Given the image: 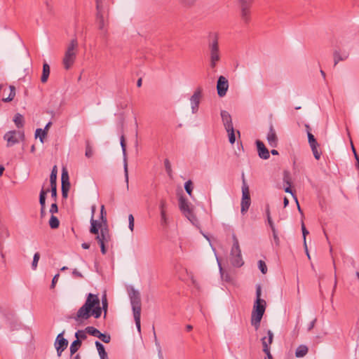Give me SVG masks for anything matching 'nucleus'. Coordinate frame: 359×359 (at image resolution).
<instances>
[{"mask_svg":"<svg viewBox=\"0 0 359 359\" xmlns=\"http://www.w3.org/2000/svg\"><path fill=\"white\" fill-rule=\"evenodd\" d=\"M102 305L100 306V300L98 295L89 293L87 296L84 304L78 310L76 316L74 317L76 322L82 323L89 319L91 316L95 318H99L102 315V310L106 317L108 302L106 294L102 297Z\"/></svg>","mask_w":359,"mask_h":359,"instance_id":"1","label":"nucleus"},{"mask_svg":"<svg viewBox=\"0 0 359 359\" xmlns=\"http://www.w3.org/2000/svg\"><path fill=\"white\" fill-rule=\"evenodd\" d=\"M261 296L262 286L260 284H257L256 285V299L254 302L251 314V324L254 326L255 330L259 329L260 322L266 308V302L262 299Z\"/></svg>","mask_w":359,"mask_h":359,"instance_id":"2","label":"nucleus"},{"mask_svg":"<svg viewBox=\"0 0 359 359\" xmlns=\"http://www.w3.org/2000/svg\"><path fill=\"white\" fill-rule=\"evenodd\" d=\"M208 50L210 56V66L212 69L216 67L221 59V53L219 47V38L217 34L212 33L208 37Z\"/></svg>","mask_w":359,"mask_h":359,"instance_id":"3","label":"nucleus"},{"mask_svg":"<svg viewBox=\"0 0 359 359\" xmlns=\"http://www.w3.org/2000/svg\"><path fill=\"white\" fill-rule=\"evenodd\" d=\"M78 41L76 38L72 39L68 44L62 60L65 69H69L74 63L78 52Z\"/></svg>","mask_w":359,"mask_h":359,"instance_id":"4","label":"nucleus"},{"mask_svg":"<svg viewBox=\"0 0 359 359\" xmlns=\"http://www.w3.org/2000/svg\"><path fill=\"white\" fill-rule=\"evenodd\" d=\"M239 4V16L241 22L248 25L252 20V7L255 0H238Z\"/></svg>","mask_w":359,"mask_h":359,"instance_id":"5","label":"nucleus"},{"mask_svg":"<svg viewBox=\"0 0 359 359\" xmlns=\"http://www.w3.org/2000/svg\"><path fill=\"white\" fill-rule=\"evenodd\" d=\"M233 244L231 250L230 261L233 266L241 267L243 265L244 262L242 259L241 251L236 235H233Z\"/></svg>","mask_w":359,"mask_h":359,"instance_id":"6","label":"nucleus"},{"mask_svg":"<svg viewBox=\"0 0 359 359\" xmlns=\"http://www.w3.org/2000/svg\"><path fill=\"white\" fill-rule=\"evenodd\" d=\"M128 295L130 297L133 314L141 313L142 304L139 291L131 287L128 290Z\"/></svg>","mask_w":359,"mask_h":359,"instance_id":"7","label":"nucleus"},{"mask_svg":"<svg viewBox=\"0 0 359 359\" xmlns=\"http://www.w3.org/2000/svg\"><path fill=\"white\" fill-rule=\"evenodd\" d=\"M251 204V199L250 195L249 187L245 182L244 175H243V186H242V199H241V212L243 215H245Z\"/></svg>","mask_w":359,"mask_h":359,"instance_id":"8","label":"nucleus"},{"mask_svg":"<svg viewBox=\"0 0 359 359\" xmlns=\"http://www.w3.org/2000/svg\"><path fill=\"white\" fill-rule=\"evenodd\" d=\"M95 239L100 245L101 252L103 255H105L107 251L106 245H108L111 241V236L109 233L108 226L102 228L100 235H97L95 237Z\"/></svg>","mask_w":359,"mask_h":359,"instance_id":"9","label":"nucleus"},{"mask_svg":"<svg viewBox=\"0 0 359 359\" xmlns=\"http://www.w3.org/2000/svg\"><path fill=\"white\" fill-rule=\"evenodd\" d=\"M202 92L203 90L201 87L197 88L190 98L191 111L193 114H196L198 110L202 97Z\"/></svg>","mask_w":359,"mask_h":359,"instance_id":"10","label":"nucleus"},{"mask_svg":"<svg viewBox=\"0 0 359 359\" xmlns=\"http://www.w3.org/2000/svg\"><path fill=\"white\" fill-rule=\"evenodd\" d=\"M65 331L60 333L55 339V347L57 351V354L60 357L62 353L67 348L68 346V341L64 338Z\"/></svg>","mask_w":359,"mask_h":359,"instance_id":"11","label":"nucleus"},{"mask_svg":"<svg viewBox=\"0 0 359 359\" xmlns=\"http://www.w3.org/2000/svg\"><path fill=\"white\" fill-rule=\"evenodd\" d=\"M306 128L307 129V135L309 145L311 148L312 152L316 159L319 160L320 158L321 153L318 151V143L317 142L314 136L310 133V127L309 125H306Z\"/></svg>","mask_w":359,"mask_h":359,"instance_id":"12","label":"nucleus"},{"mask_svg":"<svg viewBox=\"0 0 359 359\" xmlns=\"http://www.w3.org/2000/svg\"><path fill=\"white\" fill-rule=\"evenodd\" d=\"M108 13L96 12L95 18L96 22L98 25V28L100 30L104 31V35L107 34V18Z\"/></svg>","mask_w":359,"mask_h":359,"instance_id":"13","label":"nucleus"},{"mask_svg":"<svg viewBox=\"0 0 359 359\" xmlns=\"http://www.w3.org/2000/svg\"><path fill=\"white\" fill-rule=\"evenodd\" d=\"M229 88V81L226 77L224 76H220L218 78L217 83V94L219 97H224L228 90Z\"/></svg>","mask_w":359,"mask_h":359,"instance_id":"14","label":"nucleus"},{"mask_svg":"<svg viewBox=\"0 0 359 359\" xmlns=\"http://www.w3.org/2000/svg\"><path fill=\"white\" fill-rule=\"evenodd\" d=\"M62 194L64 198L67 196L68 191L70 188V182L69 180V175L65 168H63L62 172Z\"/></svg>","mask_w":359,"mask_h":359,"instance_id":"15","label":"nucleus"},{"mask_svg":"<svg viewBox=\"0 0 359 359\" xmlns=\"http://www.w3.org/2000/svg\"><path fill=\"white\" fill-rule=\"evenodd\" d=\"M22 135L15 131V130H11L6 133L4 135V140L7 142V147H12L15 144L18 143L19 142L18 137L21 136Z\"/></svg>","mask_w":359,"mask_h":359,"instance_id":"16","label":"nucleus"},{"mask_svg":"<svg viewBox=\"0 0 359 359\" xmlns=\"http://www.w3.org/2000/svg\"><path fill=\"white\" fill-rule=\"evenodd\" d=\"M121 146L123 151V154L124 157V175H125V180L127 185V188H128V162H127V158H126V144L125 142V137L124 135H121Z\"/></svg>","mask_w":359,"mask_h":359,"instance_id":"17","label":"nucleus"},{"mask_svg":"<svg viewBox=\"0 0 359 359\" xmlns=\"http://www.w3.org/2000/svg\"><path fill=\"white\" fill-rule=\"evenodd\" d=\"M268 143L271 147H276L278 145V137L272 124L269 127V130L266 137Z\"/></svg>","mask_w":359,"mask_h":359,"instance_id":"18","label":"nucleus"},{"mask_svg":"<svg viewBox=\"0 0 359 359\" xmlns=\"http://www.w3.org/2000/svg\"><path fill=\"white\" fill-rule=\"evenodd\" d=\"M179 207L180 210L185 216L192 215V209L189 207V203L187 199L180 197L179 199Z\"/></svg>","mask_w":359,"mask_h":359,"instance_id":"19","label":"nucleus"},{"mask_svg":"<svg viewBox=\"0 0 359 359\" xmlns=\"http://www.w3.org/2000/svg\"><path fill=\"white\" fill-rule=\"evenodd\" d=\"M221 117L226 130H231L233 126L230 114L226 111L222 110Z\"/></svg>","mask_w":359,"mask_h":359,"instance_id":"20","label":"nucleus"},{"mask_svg":"<svg viewBox=\"0 0 359 359\" xmlns=\"http://www.w3.org/2000/svg\"><path fill=\"white\" fill-rule=\"evenodd\" d=\"M104 227H105V224H103V225H102V222H100L97 220H95L93 219V216H92L91 219H90V233L95 234L97 236V235H100V233L101 232V229L104 228Z\"/></svg>","mask_w":359,"mask_h":359,"instance_id":"21","label":"nucleus"},{"mask_svg":"<svg viewBox=\"0 0 359 359\" xmlns=\"http://www.w3.org/2000/svg\"><path fill=\"white\" fill-rule=\"evenodd\" d=\"M256 144L259 156L262 159H268L270 157V154L264 144L260 140H257Z\"/></svg>","mask_w":359,"mask_h":359,"instance_id":"22","label":"nucleus"},{"mask_svg":"<svg viewBox=\"0 0 359 359\" xmlns=\"http://www.w3.org/2000/svg\"><path fill=\"white\" fill-rule=\"evenodd\" d=\"M96 12L108 13L109 10V0H95Z\"/></svg>","mask_w":359,"mask_h":359,"instance_id":"23","label":"nucleus"},{"mask_svg":"<svg viewBox=\"0 0 359 359\" xmlns=\"http://www.w3.org/2000/svg\"><path fill=\"white\" fill-rule=\"evenodd\" d=\"M334 65L336 66L339 62L346 60L348 57V53H341L339 51L335 50L333 54Z\"/></svg>","mask_w":359,"mask_h":359,"instance_id":"24","label":"nucleus"},{"mask_svg":"<svg viewBox=\"0 0 359 359\" xmlns=\"http://www.w3.org/2000/svg\"><path fill=\"white\" fill-rule=\"evenodd\" d=\"M95 346L97 349L100 359H108V355L105 351L104 346L98 341H95Z\"/></svg>","mask_w":359,"mask_h":359,"instance_id":"25","label":"nucleus"},{"mask_svg":"<svg viewBox=\"0 0 359 359\" xmlns=\"http://www.w3.org/2000/svg\"><path fill=\"white\" fill-rule=\"evenodd\" d=\"M49 75H50V66L47 63H44L43 65L42 76L41 77V82L46 83L48 81Z\"/></svg>","mask_w":359,"mask_h":359,"instance_id":"26","label":"nucleus"},{"mask_svg":"<svg viewBox=\"0 0 359 359\" xmlns=\"http://www.w3.org/2000/svg\"><path fill=\"white\" fill-rule=\"evenodd\" d=\"M308 347L305 345H300L297 347L295 351V356L297 358H302L306 355L308 353Z\"/></svg>","mask_w":359,"mask_h":359,"instance_id":"27","label":"nucleus"},{"mask_svg":"<svg viewBox=\"0 0 359 359\" xmlns=\"http://www.w3.org/2000/svg\"><path fill=\"white\" fill-rule=\"evenodd\" d=\"M81 340L76 339L74 340L69 348L70 354L71 355H73L81 347Z\"/></svg>","mask_w":359,"mask_h":359,"instance_id":"28","label":"nucleus"},{"mask_svg":"<svg viewBox=\"0 0 359 359\" xmlns=\"http://www.w3.org/2000/svg\"><path fill=\"white\" fill-rule=\"evenodd\" d=\"M52 125V122L49 121L45 126L44 129H41V128H37L36 130V132H35V136L36 137H38V135H39L40 133H42V137H46L47 134H48V130L50 128V127Z\"/></svg>","mask_w":359,"mask_h":359,"instance_id":"29","label":"nucleus"},{"mask_svg":"<svg viewBox=\"0 0 359 359\" xmlns=\"http://www.w3.org/2000/svg\"><path fill=\"white\" fill-rule=\"evenodd\" d=\"M9 89H10V93H9V95L7 97H3L2 98V101L4 102H9L11 101H12L15 96V86H9Z\"/></svg>","mask_w":359,"mask_h":359,"instance_id":"30","label":"nucleus"},{"mask_svg":"<svg viewBox=\"0 0 359 359\" xmlns=\"http://www.w3.org/2000/svg\"><path fill=\"white\" fill-rule=\"evenodd\" d=\"M13 121H14L15 126H17V128H22L24 126V118L20 114H15Z\"/></svg>","mask_w":359,"mask_h":359,"instance_id":"31","label":"nucleus"},{"mask_svg":"<svg viewBox=\"0 0 359 359\" xmlns=\"http://www.w3.org/2000/svg\"><path fill=\"white\" fill-rule=\"evenodd\" d=\"M56 180H57V168L55 165L52 170V172H51L50 176V186H57Z\"/></svg>","mask_w":359,"mask_h":359,"instance_id":"32","label":"nucleus"},{"mask_svg":"<svg viewBox=\"0 0 359 359\" xmlns=\"http://www.w3.org/2000/svg\"><path fill=\"white\" fill-rule=\"evenodd\" d=\"M49 225L51 229H57L60 225V221L57 217L51 215L49 219Z\"/></svg>","mask_w":359,"mask_h":359,"instance_id":"33","label":"nucleus"},{"mask_svg":"<svg viewBox=\"0 0 359 359\" xmlns=\"http://www.w3.org/2000/svg\"><path fill=\"white\" fill-rule=\"evenodd\" d=\"M94 151L92 146L90 144L89 141H86V152L85 156L87 158H91L93 156Z\"/></svg>","mask_w":359,"mask_h":359,"instance_id":"34","label":"nucleus"},{"mask_svg":"<svg viewBox=\"0 0 359 359\" xmlns=\"http://www.w3.org/2000/svg\"><path fill=\"white\" fill-rule=\"evenodd\" d=\"M86 332L89 334L90 335H92L93 337H97L99 336V333L100 332L97 328L88 326L86 328Z\"/></svg>","mask_w":359,"mask_h":359,"instance_id":"35","label":"nucleus"},{"mask_svg":"<svg viewBox=\"0 0 359 359\" xmlns=\"http://www.w3.org/2000/svg\"><path fill=\"white\" fill-rule=\"evenodd\" d=\"M48 191H49V189H47L46 191L42 189L40 192L39 203L41 205V208H45L46 195Z\"/></svg>","mask_w":359,"mask_h":359,"instance_id":"36","label":"nucleus"},{"mask_svg":"<svg viewBox=\"0 0 359 359\" xmlns=\"http://www.w3.org/2000/svg\"><path fill=\"white\" fill-rule=\"evenodd\" d=\"M302 234H303V237H304V247H305L306 250L307 256L310 259V255H309V254L308 252V250H307V245H306V235L309 234V231L306 229V226H305L304 222L302 223Z\"/></svg>","mask_w":359,"mask_h":359,"instance_id":"37","label":"nucleus"},{"mask_svg":"<svg viewBox=\"0 0 359 359\" xmlns=\"http://www.w3.org/2000/svg\"><path fill=\"white\" fill-rule=\"evenodd\" d=\"M184 189H185L187 193L190 196H191L192 190H193V184H192V182L191 180H188L187 182H185Z\"/></svg>","mask_w":359,"mask_h":359,"instance_id":"38","label":"nucleus"},{"mask_svg":"<svg viewBox=\"0 0 359 359\" xmlns=\"http://www.w3.org/2000/svg\"><path fill=\"white\" fill-rule=\"evenodd\" d=\"M283 182L287 185L291 186V177L288 171L285 170L283 172Z\"/></svg>","mask_w":359,"mask_h":359,"instance_id":"39","label":"nucleus"},{"mask_svg":"<svg viewBox=\"0 0 359 359\" xmlns=\"http://www.w3.org/2000/svg\"><path fill=\"white\" fill-rule=\"evenodd\" d=\"M179 1L183 6L190 8L195 4L196 0H179Z\"/></svg>","mask_w":359,"mask_h":359,"instance_id":"40","label":"nucleus"},{"mask_svg":"<svg viewBox=\"0 0 359 359\" xmlns=\"http://www.w3.org/2000/svg\"><path fill=\"white\" fill-rule=\"evenodd\" d=\"M98 338L100 340H102L103 342L107 343V344L109 343L111 341V337L108 334H103V333L100 332Z\"/></svg>","mask_w":359,"mask_h":359,"instance_id":"41","label":"nucleus"},{"mask_svg":"<svg viewBox=\"0 0 359 359\" xmlns=\"http://www.w3.org/2000/svg\"><path fill=\"white\" fill-rule=\"evenodd\" d=\"M285 191L286 193H290L292 195V196L294 197V198L295 199V201L297 203V208H298V210L302 212V210H301V208L299 205V203H298V200L297 198V197L294 195L292 191V189H291V186H289V185H287V187L285 188Z\"/></svg>","mask_w":359,"mask_h":359,"instance_id":"42","label":"nucleus"},{"mask_svg":"<svg viewBox=\"0 0 359 359\" xmlns=\"http://www.w3.org/2000/svg\"><path fill=\"white\" fill-rule=\"evenodd\" d=\"M86 330L83 331V330H78L76 333H75V337L76 338V339H79V340H84L86 339L87 336H86Z\"/></svg>","mask_w":359,"mask_h":359,"instance_id":"43","label":"nucleus"},{"mask_svg":"<svg viewBox=\"0 0 359 359\" xmlns=\"http://www.w3.org/2000/svg\"><path fill=\"white\" fill-rule=\"evenodd\" d=\"M39 259H40L39 252H36L34 255L33 261H32V267L34 270H35L36 269Z\"/></svg>","mask_w":359,"mask_h":359,"instance_id":"44","label":"nucleus"},{"mask_svg":"<svg viewBox=\"0 0 359 359\" xmlns=\"http://www.w3.org/2000/svg\"><path fill=\"white\" fill-rule=\"evenodd\" d=\"M100 218L102 219V222L105 224V226H107V220L106 217V212L104 211V206H101V211H100Z\"/></svg>","mask_w":359,"mask_h":359,"instance_id":"45","label":"nucleus"},{"mask_svg":"<svg viewBox=\"0 0 359 359\" xmlns=\"http://www.w3.org/2000/svg\"><path fill=\"white\" fill-rule=\"evenodd\" d=\"M133 316H134V320H135V325H136L137 329V330L139 332H140V330H141V325H140L141 313L133 314Z\"/></svg>","mask_w":359,"mask_h":359,"instance_id":"46","label":"nucleus"},{"mask_svg":"<svg viewBox=\"0 0 359 359\" xmlns=\"http://www.w3.org/2000/svg\"><path fill=\"white\" fill-rule=\"evenodd\" d=\"M258 266H259V270L262 271V273L263 274H266V272H267V267H266V265L265 264V262L262 260H259L258 262Z\"/></svg>","mask_w":359,"mask_h":359,"instance_id":"47","label":"nucleus"},{"mask_svg":"<svg viewBox=\"0 0 359 359\" xmlns=\"http://www.w3.org/2000/svg\"><path fill=\"white\" fill-rule=\"evenodd\" d=\"M226 132L228 133L229 142L233 144L236 140L233 128H231V130H226Z\"/></svg>","mask_w":359,"mask_h":359,"instance_id":"48","label":"nucleus"},{"mask_svg":"<svg viewBox=\"0 0 359 359\" xmlns=\"http://www.w3.org/2000/svg\"><path fill=\"white\" fill-rule=\"evenodd\" d=\"M164 165H165V170H166L168 174L169 175H170V173L172 172V169H171L170 163V161H169V160L168 158L165 159V161H164Z\"/></svg>","mask_w":359,"mask_h":359,"instance_id":"49","label":"nucleus"},{"mask_svg":"<svg viewBox=\"0 0 359 359\" xmlns=\"http://www.w3.org/2000/svg\"><path fill=\"white\" fill-rule=\"evenodd\" d=\"M128 222H129L128 227L130 229V231H133L134 229V217L132 214H130L128 215Z\"/></svg>","mask_w":359,"mask_h":359,"instance_id":"50","label":"nucleus"},{"mask_svg":"<svg viewBox=\"0 0 359 359\" xmlns=\"http://www.w3.org/2000/svg\"><path fill=\"white\" fill-rule=\"evenodd\" d=\"M271 231L273 233V237L274 242H275L276 245L278 246L280 244V240L278 236L276 229L271 230Z\"/></svg>","mask_w":359,"mask_h":359,"instance_id":"51","label":"nucleus"},{"mask_svg":"<svg viewBox=\"0 0 359 359\" xmlns=\"http://www.w3.org/2000/svg\"><path fill=\"white\" fill-rule=\"evenodd\" d=\"M51 187V197L54 199V201H56L57 198V186H50Z\"/></svg>","mask_w":359,"mask_h":359,"instance_id":"52","label":"nucleus"},{"mask_svg":"<svg viewBox=\"0 0 359 359\" xmlns=\"http://www.w3.org/2000/svg\"><path fill=\"white\" fill-rule=\"evenodd\" d=\"M72 275L74 278H83V276L82 275V273L81 272H79L76 269L73 270Z\"/></svg>","mask_w":359,"mask_h":359,"instance_id":"53","label":"nucleus"},{"mask_svg":"<svg viewBox=\"0 0 359 359\" xmlns=\"http://www.w3.org/2000/svg\"><path fill=\"white\" fill-rule=\"evenodd\" d=\"M166 207H167V203H166L165 199H161L160 201V204H159L160 210H165Z\"/></svg>","mask_w":359,"mask_h":359,"instance_id":"54","label":"nucleus"},{"mask_svg":"<svg viewBox=\"0 0 359 359\" xmlns=\"http://www.w3.org/2000/svg\"><path fill=\"white\" fill-rule=\"evenodd\" d=\"M57 211H58V208H57L56 203L55 202L50 206V212L51 214H54V213L57 212Z\"/></svg>","mask_w":359,"mask_h":359,"instance_id":"55","label":"nucleus"},{"mask_svg":"<svg viewBox=\"0 0 359 359\" xmlns=\"http://www.w3.org/2000/svg\"><path fill=\"white\" fill-rule=\"evenodd\" d=\"M59 276H60V275L58 273L54 276V277H53V278L52 280L51 285H50L51 288H54L55 287V284L57 282V280L59 278Z\"/></svg>","mask_w":359,"mask_h":359,"instance_id":"56","label":"nucleus"},{"mask_svg":"<svg viewBox=\"0 0 359 359\" xmlns=\"http://www.w3.org/2000/svg\"><path fill=\"white\" fill-rule=\"evenodd\" d=\"M333 266H334V290L336 288L337 284V273H336L337 267H336L334 260H333Z\"/></svg>","mask_w":359,"mask_h":359,"instance_id":"57","label":"nucleus"},{"mask_svg":"<svg viewBox=\"0 0 359 359\" xmlns=\"http://www.w3.org/2000/svg\"><path fill=\"white\" fill-rule=\"evenodd\" d=\"M188 219L192 223V224H195L196 222H197V219L196 217V216L194 215V212H192V215H190V217L189 216H186Z\"/></svg>","mask_w":359,"mask_h":359,"instance_id":"58","label":"nucleus"},{"mask_svg":"<svg viewBox=\"0 0 359 359\" xmlns=\"http://www.w3.org/2000/svg\"><path fill=\"white\" fill-rule=\"evenodd\" d=\"M267 221H268V224H269V226L271 227V230L276 229L273 222L271 216H269V217H267Z\"/></svg>","mask_w":359,"mask_h":359,"instance_id":"59","label":"nucleus"},{"mask_svg":"<svg viewBox=\"0 0 359 359\" xmlns=\"http://www.w3.org/2000/svg\"><path fill=\"white\" fill-rule=\"evenodd\" d=\"M351 149H352L353 153L354 154V157H355V160L358 161L359 160V156L356 152V150H355L352 142H351Z\"/></svg>","mask_w":359,"mask_h":359,"instance_id":"60","label":"nucleus"},{"mask_svg":"<svg viewBox=\"0 0 359 359\" xmlns=\"http://www.w3.org/2000/svg\"><path fill=\"white\" fill-rule=\"evenodd\" d=\"M161 222L162 225H166L168 223V218L166 216H161Z\"/></svg>","mask_w":359,"mask_h":359,"instance_id":"61","label":"nucleus"},{"mask_svg":"<svg viewBox=\"0 0 359 359\" xmlns=\"http://www.w3.org/2000/svg\"><path fill=\"white\" fill-rule=\"evenodd\" d=\"M81 247H82L83 249L87 250V249H89V248H90V244H89V243H82Z\"/></svg>","mask_w":359,"mask_h":359,"instance_id":"62","label":"nucleus"},{"mask_svg":"<svg viewBox=\"0 0 359 359\" xmlns=\"http://www.w3.org/2000/svg\"><path fill=\"white\" fill-rule=\"evenodd\" d=\"M266 217H269V216H271L270 209H269V205H267L266 208Z\"/></svg>","mask_w":359,"mask_h":359,"instance_id":"63","label":"nucleus"},{"mask_svg":"<svg viewBox=\"0 0 359 359\" xmlns=\"http://www.w3.org/2000/svg\"><path fill=\"white\" fill-rule=\"evenodd\" d=\"M192 329H193V326H192V325H187L186 326V330H187V332H190V331H191V330H192Z\"/></svg>","mask_w":359,"mask_h":359,"instance_id":"64","label":"nucleus"}]
</instances>
